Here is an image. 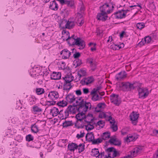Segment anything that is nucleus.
<instances>
[{
	"label": "nucleus",
	"mask_w": 158,
	"mask_h": 158,
	"mask_svg": "<svg viewBox=\"0 0 158 158\" xmlns=\"http://www.w3.org/2000/svg\"><path fill=\"white\" fill-rule=\"evenodd\" d=\"M66 40L70 46L76 45L79 46V49H83L85 46V42L80 37H78L74 35H72L71 37L69 36Z\"/></svg>",
	"instance_id": "f257e3e1"
},
{
	"label": "nucleus",
	"mask_w": 158,
	"mask_h": 158,
	"mask_svg": "<svg viewBox=\"0 0 158 158\" xmlns=\"http://www.w3.org/2000/svg\"><path fill=\"white\" fill-rule=\"evenodd\" d=\"M114 3L112 2V0H108L103 5L99 7L100 11L106 14H109L112 12L115 6Z\"/></svg>",
	"instance_id": "f03ea898"
},
{
	"label": "nucleus",
	"mask_w": 158,
	"mask_h": 158,
	"mask_svg": "<svg viewBox=\"0 0 158 158\" xmlns=\"http://www.w3.org/2000/svg\"><path fill=\"white\" fill-rule=\"evenodd\" d=\"M76 99L77 100L76 101L75 104L79 106L82 105V108L85 112L87 111L89 108V110L91 109L92 106L90 102L85 101L81 97H77Z\"/></svg>",
	"instance_id": "7ed1b4c3"
},
{
	"label": "nucleus",
	"mask_w": 158,
	"mask_h": 158,
	"mask_svg": "<svg viewBox=\"0 0 158 158\" xmlns=\"http://www.w3.org/2000/svg\"><path fill=\"white\" fill-rule=\"evenodd\" d=\"M138 91V98L141 99H144L146 98L148 95L149 92L147 88L142 87L137 88Z\"/></svg>",
	"instance_id": "20e7f679"
},
{
	"label": "nucleus",
	"mask_w": 158,
	"mask_h": 158,
	"mask_svg": "<svg viewBox=\"0 0 158 158\" xmlns=\"http://www.w3.org/2000/svg\"><path fill=\"white\" fill-rule=\"evenodd\" d=\"M78 106V105H77L76 104L74 103L73 105H70L67 108L70 114H75L77 112H78L79 111H82L83 108H82V105L81 106Z\"/></svg>",
	"instance_id": "39448f33"
},
{
	"label": "nucleus",
	"mask_w": 158,
	"mask_h": 158,
	"mask_svg": "<svg viewBox=\"0 0 158 158\" xmlns=\"http://www.w3.org/2000/svg\"><path fill=\"white\" fill-rule=\"evenodd\" d=\"M119 87L122 88V90L123 91H131L133 89L131 83L129 82H122L121 86H120Z\"/></svg>",
	"instance_id": "423d86ee"
},
{
	"label": "nucleus",
	"mask_w": 158,
	"mask_h": 158,
	"mask_svg": "<svg viewBox=\"0 0 158 158\" xmlns=\"http://www.w3.org/2000/svg\"><path fill=\"white\" fill-rule=\"evenodd\" d=\"M143 148L141 146L135 147L132 150L131 155H128V156L130 157V158H132L133 157H135L138 154H140L143 149Z\"/></svg>",
	"instance_id": "0eeeda50"
},
{
	"label": "nucleus",
	"mask_w": 158,
	"mask_h": 158,
	"mask_svg": "<svg viewBox=\"0 0 158 158\" xmlns=\"http://www.w3.org/2000/svg\"><path fill=\"white\" fill-rule=\"evenodd\" d=\"M119 96L118 94H112L110 96L111 102L117 106H118L121 103L120 100L119 99Z\"/></svg>",
	"instance_id": "6e6552de"
},
{
	"label": "nucleus",
	"mask_w": 158,
	"mask_h": 158,
	"mask_svg": "<svg viewBox=\"0 0 158 158\" xmlns=\"http://www.w3.org/2000/svg\"><path fill=\"white\" fill-rule=\"evenodd\" d=\"M139 116V114L133 111L130 114L129 117L132 123L134 125L137 124L138 122V119Z\"/></svg>",
	"instance_id": "1a4fd4ad"
},
{
	"label": "nucleus",
	"mask_w": 158,
	"mask_h": 158,
	"mask_svg": "<svg viewBox=\"0 0 158 158\" xmlns=\"http://www.w3.org/2000/svg\"><path fill=\"white\" fill-rule=\"evenodd\" d=\"M59 1L60 4L62 5L65 4L69 7L74 8V3L73 0H57Z\"/></svg>",
	"instance_id": "9d476101"
},
{
	"label": "nucleus",
	"mask_w": 158,
	"mask_h": 158,
	"mask_svg": "<svg viewBox=\"0 0 158 158\" xmlns=\"http://www.w3.org/2000/svg\"><path fill=\"white\" fill-rule=\"evenodd\" d=\"M69 113L67 108L65 110H61L59 112V117L62 120L66 119L68 117Z\"/></svg>",
	"instance_id": "9b49d317"
},
{
	"label": "nucleus",
	"mask_w": 158,
	"mask_h": 158,
	"mask_svg": "<svg viewBox=\"0 0 158 158\" xmlns=\"http://www.w3.org/2000/svg\"><path fill=\"white\" fill-rule=\"evenodd\" d=\"M94 79L93 76H91L87 78H84L81 80L80 83L82 85H88L94 81Z\"/></svg>",
	"instance_id": "f8f14e48"
},
{
	"label": "nucleus",
	"mask_w": 158,
	"mask_h": 158,
	"mask_svg": "<svg viewBox=\"0 0 158 158\" xmlns=\"http://www.w3.org/2000/svg\"><path fill=\"white\" fill-rule=\"evenodd\" d=\"M108 17L107 14L104 13L102 11L97 14L96 19L98 20L104 22L107 19Z\"/></svg>",
	"instance_id": "ddd939ff"
},
{
	"label": "nucleus",
	"mask_w": 158,
	"mask_h": 158,
	"mask_svg": "<svg viewBox=\"0 0 158 158\" xmlns=\"http://www.w3.org/2000/svg\"><path fill=\"white\" fill-rule=\"evenodd\" d=\"M62 84H63V89L66 90L67 92H68L70 89L73 87L71 85V82H66L65 81H62L61 80L60 81Z\"/></svg>",
	"instance_id": "4468645a"
},
{
	"label": "nucleus",
	"mask_w": 158,
	"mask_h": 158,
	"mask_svg": "<svg viewBox=\"0 0 158 158\" xmlns=\"http://www.w3.org/2000/svg\"><path fill=\"white\" fill-rule=\"evenodd\" d=\"M117 19H121L125 18V15L124 13L121 12L120 11H118L114 13L111 17Z\"/></svg>",
	"instance_id": "2eb2a0df"
},
{
	"label": "nucleus",
	"mask_w": 158,
	"mask_h": 158,
	"mask_svg": "<svg viewBox=\"0 0 158 158\" xmlns=\"http://www.w3.org/2000/svg\"><path fill=\"white\" fill-rule=\"evenodd\" d=\"M60 55H62L63 59H66L69 58L71 54V52L67 49H64L60 52Z\"/></svg>",
	"instance_id": "dca6fc26"
},
{
	"label": "nucleus",
	"mask_w": 158,
	"mask_h": 158,
	"mask_svg": "<svg viewBox=\"0 0 158 158\" xmlns=\"http://www.w3.org/2000/svg\"><path fill=\"white\" fill-rule=\"evenodd\" d=\"M59 95L57 92L55 91H52L49 92L48 97L52 100L54 101L58 98Z\"/></svg>",
	"instance_id": "f3484780"
},
{
	"label": "nucleus",
	"mask_w": 158,
	"mask_h": 158,
	"mask_svg": "<svg viewBox=\"0 0 158 158\" xmlns=\"http://www.w3.org/2000/svg\"><path fill=\"white\" fill-rule=\"evenodd\" d=\"M32 144L30 145L29 143L27 144V146L31 148H40L41 147V143L39 141H34L31 142Z\"/></svg>",
	"instance_id": "a211bd4d"
},
{
	"label": "nucleus",
	"mask_w": 158,
	"mask_h": 158,
	"mask_svg": "<svg viewBox=\"0 0 158 158\" xmlns=\"http://www.w3.org/2000/svg\"><path fill=\"white\" fill-rule=\"evenodd\" d=\"M62 81H65L66 82H71L73 81L74 77L72 75L71 73H69L66 74L64 77H62Z\"/></svg>",
	"instance_id": "6ab92c4d"
},
{
	"label": "nucleus",
	"mask_w": 158,
	"mask_h": 158,
	"mask_svg": "<svg viewBox=\"0 0 158 158\" xmlns=\"http://www.w3.org/2000/svg\"><path fill=\"white\" fill-rule=\"evenodd\" d=\"M127 76L126 72L124 71H121L117 74L115 76V79L118 81H120L121 79L126 77Z\"/></svg>",
	"instance_id": "aec40b11"
},
{
	"label": "nucleus",
	"mask_w": 158,
	"mask_h": 158,
	"mask_svg": "<svg viewBox=\"0 0 158 158\" xmlns=\"http://www.w3.org/2000/svg\"><path fill=\"white\" fill-rule=\"evenodd\" d=\"M58 5L55 0L50 2L49 8L50 9L56 11L58 9Z\"/></svg>",
	"instance_id": "412c9836"
},
{
	"label": "nucleus",
	"mask_w": 158,
	"mask_h": 158,
	"mask_svg": "<svg viewBox=\"0 0 158 158\" xmlns=\"http://www.w3.org/2000/svg\"><path fill=\"white\" fill-rule=\"evenodd\" d=\"M51 79L52 80H58L60 78L61 74L60 72H53L50 75Z\"/></svg>",
	"instance_id": "4be33fe9"
},
{
	"label": "nucleus",
	"mask_w": 158,
	"mask_h": 158,
	"mask_svg": "<svg viewBox=\"0 0 158 158\" xmlns=\"http://www.w3.org/2000/svg\"><path fill=\"white\" fill-rule=\"evenodd\" d=\"M65 98L67 102L72 103L76 101L77 98L75 97V96L73 94H69L66 96Z\"/></svg>",
	"instance_id": "5701e85b"
},
{
	"label": "nucleus",
	"mask_w": 158,
	"mask_h": 158,
	"mask_svg": "<svg viewBox=\"0 0 158 158\" xmlns=\"http://www.w3.org/2000/svg\"><path fill=\"white\" fill-rule=\"evenodd\" d=\"M79 113L76 115V118L77 121H81L84 119V116L85 115V112L84 111H79Z\"/></svg>",
	"instance_id": "b1692460"
},
{
	"label": "nucleus",
	"mask_w": 158,
	"mask_h": 158,
	"mask_svg": "<svg viewBox=\"0 0 158 158\" xmlns=\"http://www.w3.org/2000/svg\"><path fill=\"white\" fill-rule=\"evenodd\" d=\"M109 143L116 146H120L121 145V141L116 138H111L109 140Z\"/></svg>",
	"instance_id": "393cba45"
},
{
	"label": "nucleus",
	"mask_w": 158,
	"mask_h": 158,
	"mask_svg": "<svg viewBox=\"0 0 158 158\" xmlns=\"http://www.w3.org/2000/svg\"><path fill=\"white\" fill-rule=\"evenodd\" d=\"M94 138V135L92 132L88 133L85 136L86 140L89 142L92 143Z\"/></svg>",
	"instance_id": "a878e982"
},
{
	"label": "nucleus",
	"mask_w": 158,
	"mask_h": 158,
	"mask_svg": "<svg viewBox=\"0 0 158 158\" xmlns=\"http://www.w3.org/2000/svg\"><path fill=\"white\" fill-rule=\"evenodd\" d=\"M75 25L74 21L69 20L67 21L66 24H65V28L67 29H70L73 28Z\"/></svg>",
	"instance_id": "bb28decb"
},
{
	"label": "nucleus",
	"mask_w": 158,
	"mask_h": 158,
	"mask_svg": "<svg viewBox=\"0 0 158 158\" xmlns=\"http://www.w3.org/2000/svg\"><path fill=\"white\" fill-rule=\"evenodd\" d=\"M77 144L74 143H69L68 146V150L71 152L74 151L75 149H77Z\"/></svg>",
	"instance_id": "cd10ccee"
},
{
	"label": "nucleus",
	"mask_w": 158,
	"mask_h": 158,
	"mask_svg": "<svg viewBox=\"0 0 158 158\" xmlns=\"http://www.w3.org/2000/svg\"><path fill=\"white\" fill-rule=\"evenodd\" d=\"M136 139L135 137L131 134L128 135L125 138V141L127 143L130 142L132 141H135Z\"/></svg>",
	"instance_id": "c85d7f7f"
},
{
	"label": "nucleus",
	"mask_w": 158,
	"mask_h": 158,
	"mask_svg": "<svg viewBox=\"0 0 158 158\" xmlns=\"http://www.w3.org/2000/svg\"><path fill=\"white\" fill-rule=\"evenodd\" d=\"M50 114H52L53 117H55L58 114L59 115V112L58 109L55 107H53L52 109L50 110Z\"/></svg>",
	"instance_id": "c756f323"
},
{
	"label": "nucleus",
	"mask_w": 158,
	"mask_h": 158,
	"mask_svg": "<svg viewBox=\"0 0 158 158\" xmlns=\"http://www.w3.org/2000/svg\"><path fill=\"white\" fill-rule=\"evenodd\" d=\"M73 124L72 120H65L62 123L63 128H67L69 127L73 126Z\"/></svg>",
	"instance_id": "7c9ffc66"
},
{
	"label": "nucleus",
	"mask_w": 158,
	"mask_h": 158,
	"mask_svg": "<svg viewBox=\"0 0 158 158\" xmlns=\"http://www.w3.org/2000/svg\"><path fill=\"white\" fill-rule=\"evenodd\" d=\"M31 132L33 133H37L39 131V127L35 123L32 125L31 127Z\"/></svg>",
	"instance_id": "2f4dec72"
},
{
	"label": "nucleus",
	"mask_w": 158,
	"mask_h": 158,
	"mask_svg": "<svg viewBox=\"0 0 158 158\" xmlns=\"http://www.w3.org/2000/svg\"><path fill=\"white\" fill-rule=\"evenodd\" d=\"M132 84V86L133 87V89L132 90L134 89L135 88H142V83H140L139 82L137 81H133Z\"/></svg>",
	"instance_id": "473e14b6"
},
{
	"label": "nucleus",
	"mask_w": 158,
	"mask_h": 158,
	"mask_svg": "<svg viewBox=\"0 0 158 158\" xmlns=\"http://www.w3.org/2000/svg\"><path fill=\"white\" fill-rule=\"evenodd\" d=\"M102 137L101 138L102 139V141L103 140H105L110 138V133L108 132H105L103 133L101 135Z\"/></svg>",
	"instance_id": "72a5a7b5"
},
{
	"label": "nucleus",
	"mask_w": 158,
	"mask_h": 158,
	"mask_svg": "<svg viewBox=\"0 0 158 158\" xmlns=\"http://www.w3.org/2000/svg\"><path fill=\"white\" fill-rule=\"evenodd\" d=\"M93 117V114L89 113L87 115H84V119H85V121L87 123H90V122H89V120L90 119V118H92Z\"/></svg>",
	"instance_id": "f704fd0d"
},
{
	"label": "nucleus",
	"mask_w": 158,
	"mask_h": 158,
	"mask_svg": "<svg viewBox=\"0 0 158 158\" xmlns=\"http://www.w3.org/2000/svg\"><path fill=\"white\" fill-rule=\"evenodd\" d=\"M93 95L92 100L94 101H99L102 99L101 97H99L98 94H92Z\"/></svg>",
	"instance_id": "c9c22d12"
},
{
	"label": "nucleus",
	"mask_w": 158,
	"mask_h": 158,
	"mask_svg": "<svg viewBox=\"0 0 158 158\" xmlns=\"http://www.w3.org/2000/svg\"><path fill=\"white\" fill-rule=\"evenodd\" d=\"M110 123L112 124L111 126V128L113 130V131L115 132L116 131L118 130V127L117 125L114 124L115 123L114 119L113 118V122L110 121Z\"/></svg>",
	"instance_id": "e433bc0d"
},
{
	"label": "nucleus",
	"mask_w": 158,
	"mask_h": 158,
	"mask_svg": "<svg viewBox=\"0 0 158 158\" xmlns=\"http://www.w3.org/2000/svg\"><path fill=\"white\" fill-rule=\"evenodd\" d=\"M91 155L93 156H96L97 157V156L99 154V152L98 149L94 148L92 150Z\"/></svg>",
	"instance_id": "4c0bfd02"
},
{
	"label": "nucleus",
	"mask_w": 158,
	"mask_h": 158,
	"mask_svg": "<svg viewBox=\"0 0 158 158\" xmlns=\"http://www.w3.org/2000/svg\"><path fill=\"white\" fill-rule=\"evenodd\" d=\"M32 111L35 114L41 112L42 111L41 108H39L37 106H34L32 107Z\"/></svg>",
	"instance_id": "58836bf2"
},
{
	"label": "nucleus",
	"mask_w": 158,
	"mask_h": 158,
	"mask_svg": "<svg viewBox=\"0 0 158 158\" xmlns=\"http://www.w3.org/2000/svg\"><path fill=\"white\" fill-rule=\"evenodd\" d=\"M102 141L101 138H99L97 139L94 138L92 143V144L94 145L98 144L99 143H101Z\"/></svg>",
	"instance_id": "ea45409f"
},
{
	"label": "nucleus",
	"mask_w": 158,
	"mask_h": 158,
	"mask_svg": "<svg viewBox=\"0 0 158 158\" xmlns=\"http://www.w3.org/2000/svg\"><path fill=\"white\" fill-rule=\"evenodd\" d=\"M85 145L84 143H80L78 145L77 149L78 150V152L81 153L85 149Z\"/></svg>",
	"instance_id": "a19ab883"
},
{
	"label": "nucleus",
	"mask_w": 158,
	"mask_h": 158,
	"mask_svg": "<svg viewBox=\"0 0 158 158\" xmlns=\"http://www.w3.org/2000/svg\"><path fill=\"white\" fill-rule=\"evenodd\" d=\"M57 105L59 106L63 107L67 105V102L66 101L62 100L58 102L57 103Z\"/></svg>",
	"instance_id": "79ce46f5"
},
{
	"label": "nucleus",
	"mask_w": 158,
	"mask_h": 158,
	"mask_svg": "<svg viewBox=\"0 0 158 158\" xmlns=\"http://www.w3.org/2000/svg\"><path fill=\"white\" fill-rule=\"evenodd\" d=\"M73 63L75 64L74 65L76 64V67L79 66L82 63V60L79 58L75 59L73 61Z\"/></svg>",
	"instance_id": "37998d69"
},
{
	"label": "nucleus",
	"mask_w": 158,
	"mask_h": 158,
	"mask_svg": "<svg viewBox=\"0 0 158 158\" xmlns=\"http://www.w3.org/2000/svg\"><path fill=\"white\" fill-rule=\"evenodd\" d=\"M67 20L66 19H63L60 22L59 26L62 29H64L65 28V24H66Z\"/></svg>",
	"instance_id": "c03bdc74"
},
{
	"label": "nucleus",
	"mask_w": 158,
	"mask_h": 158,
	"mask_svg": "<svg viewBox=\"0 0 158 158\" xmlns=\"http://www.w3.org/2000/svg\"><path fill=\"white\" fill-rule=\"evenodd\" d=\"M44 92V89L42 88H37L36 89V93L38 95H41Z\"/></svg>",
	"instance_id": "a18cd8bd"
},
{
	"label": "nucleus",
	"mask_w": 158,
	"mask_h": 158,
	"mask_svg": "<svg viewBox=\"0 0 158 158\" xmlns=\"http://www.w3.org/2000/svg\"><path fill=\"white\" fill-rule=\"evenodd\" d=\"M136 26L137 29L141 30L145 27V24L143 23H139L136 24Z\"/></svg>",
	"instance_id": "49530a36"
},
{
	"label": "nucleus",
	"mask_w": 158,
	"mask_h": 158,
	"mask_svg": "<svg viewBox=\"0 0 158 158\" xmlns=\"http://www.w3.org/2000/svg\"><path fill=\"white\" fill-rule=\"evenodd\" d=\"M90 123H88V124L85 125V129L87 131H90L93 129L94 127L93 125H91L90 124Z\"/></svg>",
	"instance_id": "de8ad7c7"
},
{
	"label": "nucleus",
	"mask_w": 158,
	"mask_h": 158,
	"mask_svg": "<svg viewBox=\"0 0 158 158\" xmlns=\"http://www.w3.org/2000/svg\"><path fill=\"white\" fill-rule=\"evenodd\" d=\"M34 139L33 136L31 134H28L26 136V140L30 142L31 141L33 140Z\"/></svg>",
	"instance_id": "09e8293b"
},
{
	"label": "nucleus",
	"mask_w": 158,
	"mask_h": 158,
	"mask_svg": "<svg viewBox=\"0 0 158 158\" xmlns=\"http://www.w3.org/2000/svg\"><path fill=\"white\" fill-rule=\"evenodd\" d=\"M98 157V158H107V155H105V152L104 151H102L99 153L97 156V157Z\"/></svg>",
	"instance_id": "8fccbe9b"
},
{
	"label": "nucleus",
	"mask_w": 158,
	"mask_h": 158,
	"mask_svg": "<svg viewBox=\"0 0 158 158\" xmlns=\"http://www.w3.org/2000/svg\"><path fill=\"white\" fill-rule=\"evenodd\" d=\"M84 14L77 12V16L76 19L77 21L79 20L80 19H83V15Z\"/></svg>",
	"instance_id": "3c124183"
},
{
	"label": "nucleus",
	"mask_w": 158,
	"mask_h": 158,
	"mask_svg": "<svg viewBox=\"0 0 158 158\" xmlns=\"http://www.w3.org/2000/svg\"><path fill=\"white\" fill-rule=\"evenodd\" d=\"M96 126L98 125L101 127V128H103L105 125V122L102 120H100L96 124Z\"/></svg>",
	"instance_id": "603ef678"
},
{
	"label": "nucleus",
	"mask_w": 158,
	"mask_h": 158,
	"mask_svg": "<svg viewBox=\"0 0 158 158\" xmlns=\"http://www.w3.org/2000/svg\"><path fill=\"white\" fill-rule=\"evenodd\" d=\"M146 40V43L148 44L151 42L152 40V38L150 36H147L144 38Z\"/></svg>",
	"instance_id": "864d4df0"
},
{
	"label": "nucleus",
	"mask_w": 158,
	"mask_h": 158,
	"mask_svg": "<svg viewBox=\"0 0 158 158\" xmlns=\"http://www.w3.org/2000/svg\"><path fill=\"white\" fill-rule=\"evenodd\" d=\"M107 116V115L103 112L100 113L98 116L99 118H106Z\"/></svg>",
	"instance_id": "5fc2aeb1"
},
{
	"label": "nucleus",
	"mask_w": 158,
	"mask_h": 158,
	"mask_svg": "<svg viewBox=\"0 0 158 158\" xmlns=\"http://www.w3.org/2000/svg\"><path fill=\"white\" fill-rule=\"evenodd\" d=\"M149 7L150 9L152 10H155L156 9V6L153 2H150Z\"/></svg>",
	"instance_id": "6e6d98bb"
},
{
	"label": "nucleus",
	"mask_w": 158,
	"mask_h": 158,
	"mask_svg": "<svg viewBox=\"0 0 158 158\" xmlns=\"http://www.w3.org/2000/svg\"><path fill=\"white\" fill-rule=\"evenodd\" d=\"M56 101H47L46 102V105L48 106H51L55 105L56 104Z\"/></svg>",
	"instance_id": "4d7b16f0"
},
{
	"label": "nucleus",
	"mask_w": 158,
	"mask_h": 158,
	"mask_svg": "<svg viewBox=\"0 0 158 158\" xmlns=\"http://www.w3.org/2000/svg\"><path fill=\"white\" fill-rule=\"evenodd\" d=\"M84 22V19H80L79 20L77 21L76 23L78 25L81 26L82 25Z\"/></svg>",
	"instance_id": "13d9d810"
},
{
	"label": "nucleus",
	"mask_w": 158,
	"mask_h": 158,
	"mask_svg": "<svg viewBox=\"0 0 158 158\" xmlns=\"http://www.w3.org/2000/svg\"><path fill=\"white\" fill-rule=\"evenodd\" d=\"M113 152V153L112 155V157L113 158L117 156H119L120 155L119 152H117L116 150V149L114 150V151Z\"/></svg>",
	"instance_id": "bf43d9fd"
},
{
	"label": "nucleus",
	"mask_w": 158,
	"mask_h": 158,
	"mask_svg": "<svg viewBox=\"0 0 158 158\" xmlns=\"http://www.w3.org/2000/svg\"><path fill=\"white\" fill-rule=\"evenodd\" d=\"M80 133H81V134L80 135L78 134H77V135H76V137L78 139H79L80 138H82L83 137H84V135L85 134L84 131H83V132H82V131H80Z\"/></svg>",
	"instance_id": "052dcab7"
},
{
	"label": "nucleus",
	"mask_w": 158,
	"mask_h": 158,
	"mask_svg": "<svg viewBox=\"0 0 158 158\" xmlns=\"http://www.w3.org/2000/svg\"><path fill=\"white\" fill-rule=\"evenodd\" d=\"M145 40L144 38L142 39L141 41L138 43V45H140V46L144 45L145 44H146Z\"/></svg>",
	"instance_id": "680f3d73"
},
{
	"label": "nucleus",
	"mask_w": 158,
	"mask_h": 158,
	"mask_svg": "<svg viewBox=\"0 0 158 158\" xmlns=\"http://www.w3.org/2000/svg\"><path fill=\"white\" fill-rule=\"evenodd\" d=\"M36 69H37V67H36L35 68H32L31 69H30V72L31 73V72L32 73V74H31V75H36V74L35 73Z\"/></svg>",
	"instance_id": "e2e57ef3"
},
{
	"label": "nucleus",
	"mask_w": 158,
	"mask_h": 158,
	"mask_svg": "<svg viewBox=\"0 0 158 158\" xmlns=\"http://www.w3.org/2000/svg\"><path fill=\"white\" fill-rule=\"evenodd\" d=\"M85 11V8L84 6L83 5L81 6V7L79 8V10L78 12H79L81 13H82L83 14H84V12Z\"/></svg>",
	"instance_id": "0e129e2a"
},
{
	"label": "nucleus",
	"mask_w": 158,
	"mask_h": 158,
	"mask_svg": "<svg viewBox=\"0 0 158 158\" xmlns=\"http://www.w3.org/2000/svg\"><path fill=\"white\" fill-rule=\"evenodd\" d=\"M115 149L113 147H111L108 148L106 149L105 150V151L106 152H113L114 151V150Z\"/></svg>",
	"instance_id": "69168bd1"
},
{
	"label": "nucleus",
	"mask_w": 158,
	"mask_h": 158,
	"mask_svg": "<svg viewBox=\"0 0 158 158\" xmlns=\"http://www.w3.org/2000/svg\"><path fill=\"white\" fill-rule=\"evenodd\" d=\"M119 36L120 38H123L124 36L126 37L128 36L127 35L126 32L124 31H122L120 33Z\"/></svg>",
	"instance_id": "338daca9"
},
{
	"label": "nucleus",
	"mask_w": 158,
	"mask_h": 158,
	"mask_svg": "<svg viewBox=\"0 0 158 158\" xmlns=\"http://www.w3.org/2000/svg\"><path fill=\"white\" fill-rule=\"evenodd\" d=\"M81 56V54L79 52H75V53L73 55L74 58L76 59H78Z\"/></svg>",
	"instance_id": "774afa93"
}]
</instances>
